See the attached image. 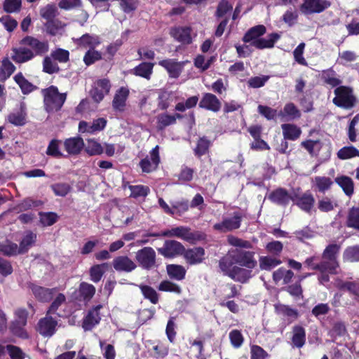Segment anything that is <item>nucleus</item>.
Listing matches in <instances>:
<instances>
[{"instance_id":"obj_44","label":"nucleus","mask_w":359,"mask_h":359,"mask_svg":"<svg viewBox=\"0 0 359 359\" xmlns=\"http://www.w3.org/2000/svg\"><path fill=\"white\" fill-rule=\"evenodd\" d=\"M15 69V67L8 58L4 59L0 66V81L8 79L14 72Z\"/></svg>"},{"instance_id":"obj_62","label":"nucleus","mask_w":359,"mask_h":359,"mask_svg":"<svg viewBox=\"0 0 359 359\" xmlns=\"http://www.w3.org/2000/svg\"><path fill=\"white\" fill-rule=\"evenodd\" d=\"M171 206L175 210V214L177 213L180 215L189 210V205L187 200L182 199L180 201H172Z\"/></svg>"},{"instance_id":"obj_36","label":"nucleus","mask_w":359,"mask_h":359,"mask_svg":"<svg viewBox=\"0 0 359 359\" xmlns=\"http://www.w3.org/2000/svg\"><path fill=\"white\" fill-rule=\"evenodd\" d=\"M336 183L343 189L348 196H351L354 190V184L352 179L347 176H339L335 179Z\"/></svg>"},{"instance_id":"obj_61","label":"nucleus","mask_w":359,"mask_h":359,"mask_svg":"<svg viewBox=\"0 0 359 359\" xmlns=\"http://www.w3.org/2000/svg\"><path fill=\"white\" fill-rule=\"evenodd\" d=\"M229 339L231 345L236 348L241 347L244 341L243 334L238 330H233L229 332Z\"/></svg>"},{"instance_id":"obj_7","label":"nucleus","mask_w":359,"mask_h":359,"mask_svg":"<svg viewBox=\"0 0 359 359\" xmlns=\"http://www.w3.org/2000/svg\"><path fill=\"white\" fill-rule=\"evenodd\" d=\"M20 44L22 46H27L29 48H30L34 57L37 55H43L49 50V44L47 41L39 40V39L31 36H27L23 38L20 41Z\"/></svg>"},{"instance_id":"obj_58","label":"nucleus","mask_w":359,"mask_h":359,"mask_svg":"<svg viewBox=\"0 0 359 359\" xmlns=\"http://www.w3.org/2000/svg\"><path fill=\"white\" fill-rule=\"evenodd\" d=\"M210 145V142L209 140L205 137L200 138L194 149L195 154L198 157L205 154L208 151Z\"/></svg>"},{"instance_id":"obj_8","label":"nucleus","mask_w":359,"mask_h":359,"mask_svg":"<svg viewBox=\"0 0 359 359\" xmlns=\"http://www.w3.org/2000/svg\"><path fill=\"white\" fill-rule=\"evenodd\" d=\"M160 163L159 147L156 145L149 154L142 159L139 165L142 172H151L156 170Z\"/></svg>"},{"instance_id":"obj_54","label":"nucleus","mask_w":359,"mask_h":359,"mask_svg":"<svg viewBox=\"0 0 359 359\" xmlns=\"http://www.w3.org/2000/svg\"><path fill=\"white\" fill-rule=\"evenodd\" d=\"M129 189L131 191L130 196L135 198L146 197L150 192L149 188L144 185H130Z\"/></svg>"},{"instance_id":"obj_34","label":"nucleus","mask_w":359,"mask_h":359,"mask_svg":"<svg viewBox=\"0 0 359 359\" xmlns=\"http://www.w3.org/2000/svg\"><path fill=\"white\" fill-rule=\"evenodd\" d=\"M154 66V63L142 62L141 64L135 67L132 70V72L133 74H135V76H138L149 80L150 79L151 76L153 73Z\"/></svg>"},{"instance_id":"obj_47","label":"nucleus","mask_w":359,"mask_h":359,"mask_svg":"<svg viewBox=\"0 0 359 359\" xmlns=\"http://www.w3.org/2000/svg\"><path fill=\"white\" fill-rule=\"evenodd\" d=\"M339 158L346 160L359 156V150L353 146L344 147L337 152Z\"/></svg>"},{"instance_id":"obj_21","label":"nucleus","mask_w":359,"mask_h":359,"mask_svg":"<svg viewBox=\"0 0 359 359\" xmlns=\"http://www.w3.org/2000/svg\"><path fill=\"white\" fill-rule=\"evenodd\" d=\"M199 107L214 112H217L221 109V102L215 95L212 93H205L199 102Z\"/></svg>"},{"instance_id":"obj_39","label":"nucleus","mask_w":359,"mask_h":359,"mask_svg":"<svg viewBox=\"0 0 359 359\" xmlns=\"http://www.w3.org/2000/svg\"><path fill=\"white\" fill-rule=\"evenodd\" d=\"M36 239V235L31 231H27L24 235L20 246H18L20 254L27 252L34 245Z\"/></svg>"},{"instance_id":"obj_10","label":"nucleus","mask_w":359,"mask_h":359,"mask_svg":"<svg viewBox=\"0 0 359 359\" xmlns=\"http://www.w3.org/2000/svg\"><path fill=\"white\" fill-rule=\"evenodd\" d=\"M241 216L235 212L231 217H224L221 222L214 224L213 229L219 232H227L237 229L241 226Z\"/></svg>"},{"instance_id":"obj_30","label":"nucleus","mask_w":359,"mask_h":359,"mask_svg":"<svg viewBox=\"0 0 359 359\" xmlns=\"http://www.w3.org/2000/svg\"><path fill=\"white\" fill-rule=\"evenodd\" d=\"M280 36L278 33H272L266 38H259L255 41L251 45L257 49L271 48L274 46L275 43L280 39Z\"/></svg>"},{"instance_id":"obj_41","label":"nucleus","mask_w":359,"mask_h":359,"mask_svg":"<svg viewBox=\"0 0 359 359\" xmlns=\"http://www.w3.org/2000/svg\"><path fill=\"white\" fill-rule=\"evenodd\" d=\"M169 276L177 280H182L186 275V269L181 265L170 264L167 266Z\"/></svg>"},{"instance_id":"obj_27","label":"nucleus","mask_w":359,"mask_h":359,"mask_svg":"<svg viewBox=\"0 0 359 359\" xmlns=\"http://www.w3.org/2000/svg\"><path fill=\"white\" fill-rule=\"evenodd\" d=\"M333 184L332 180L325 176H316L311 180L312 189L320 193H325L327 191Z\"/></svg>"},{"instance_id":"obj_29","label":"nucleus","mask_w":359,"mask_h":359,"mask_svg":"<svg viewBox=\"0 0 359 359\" xmlns=\"http://www.w3.org/2000/svg\"><path fill=\"white\" fill-rule=\"evenodd\" d=\"M184 258L190 264H196L201 263L205 255L204 249L202 248H194L187 251L184 250Z\"/></svg>"},{"instance_id":"obj_59","label":"nucleus","mask_w":359,"mask_h":359,"mask_svg":"<svg viewBox=\"0 0 359 359\" xmlns=\"http://www.w3.org/2000/svg\"><path fill=\"white\" fill-rule=\"evenodd\" d=\"M344 259L348 262H359V246H352L346 248L344 252Z\"/></svg>"},{"instance_id":"obj_14","label":"nucleus","mask_w":359,"mask_h":359,"mask_svg":"<svg viewBox=\"0 0 359 359\" xmlns=\"http://www.w3.org/2000/svg\"><path fill=\"white\" fill-rule=\"evenodd\" d=\"M184 250V247L176 241H166L163 246L158 249V252L167 258L181 255Z\"/></svg>"},{"instance_id":"obj_13","label":"nucleus","mask_w":359,"mask_h":359,"mask_svg":"<svg viewBox=\"0 0 359 359\" xmlns=\"http://www.w3.org/2000/svg\"><path fill=\"white\" fill-rule=\"evenodd\" d=\"M339 250V246L337 244H331L324 250L323 262H327V268L330 273H337L339 264L336 260V255Z\"/></svg>"},{"instance_id":"obj_63","label":"nucleus","mask_w":359,"mask_h":359,"mask_svg":"<svg viewBox=\"0 0 359 359\" xmlns=\"http://www.w3.org/2000/svg\"><path fill=\"white\" fill-rule=\"evenodd\" d=\"M51 189L56 196L64 197L71 190V187L67 183H56L51 185Z\"/></svg>"},{"instance_id":"obj_5","label":"nucleus","mask_w":359,"mask_h":359,"mask_svg":"<svg viewBox=\"0 0 359 359\" xmlns=\"http://www.w3.org/2000/svg\"><path fill=\"white\" fill-rule=\"evenodd\" d=\"M222 271L233 280L241 283L247 282L252 276V269H244L235 265L219 264Z\"/></svg>"},{"instance_id":"obj_45","label":"nucleus","mask_w":359,"mask_h":359,"mask_svg":"<svg viewBox=\"0 0 359 359\" xmlns=\"http://www.w3.org/2000/svg\"><path fill=\"white\" fill-rule=\"evenodd\" d=\"M335 286L340 290H346L354 295L359 297V283L354 282H344L341 280H337Z\"/></svg>"},{"instance_id":"obj_57","label":"nucleus","mask_w":359,"mask_h":359,"mask_svg":"<svg viewBox=\"0 0 359 359\" xmlns=\"http://www.w3.org/2000/svg\"><path fill=\"white\" fill-rule=\"evenodd\" d=\"M99 343L104 358L105 359H115L116 351L114 346L106 344L103 340H100Z\"/></svg>"},{"instance_id":"obj_23","label":"nucleus","mask_w":359,"mask_h":359,"mask_svg":"<svg viewBox=\"0 0 359 359\" xmlns=\"http://www.w3.org/2000/svg\"><path fill=\"white\" fill-rule=\"evenodd\" d=\"M113 266L117 271L131 272L136 268L135 263L127 256H119L113 260Z\"/></svg>"},{"instance_id":"obj_51","label":"nucleus","mask_w":359,"mask_h":359,"mask_svg":"<svg viewBox=\"0 0 359 359\" xmlns=\"http://www.w3.org/2000/svg\"><path fill=\"white\" fill-rule=\"evenodd\" d=\"M0 252L7 256L20 254L18 245L10 241H7L4 244H0Z\"/></svg>"},{"instance_id":"obj_37","label":"nucleus","mask_w":359,"mask_h":359,"mask_svg":"<svg viewBox=\"0 0 359 359\" xmlns=\"http://www.w3.org/2000/svg\"><path fill=\"white\" fill-rule=\"evenodd\" d=\"M292 341L294 346L302 348L306 341V332L302 326H294L292 330Z\"/></svg>"},{"instance_id":"obj_55","label":"nucleus","mask_w":359,"mask_h":359,"mask_svg":"<svg viewBox=\"0 0 359 359\" xmlns=\"http://www.w3.org/2000/svg\"><path fill=\"white\" fill-rule=\"evenodd\" d=\"M301 145L313 156L316 155L321 148V143L319 140H309L303 141Z\"/></svg>"},{"instance_id":"obj_49","label":"nucleus","mask_w":359,"mask_h":359,"mask_svg":"<svg viewBox=\"0 0 359 359\" xmlns=\"http://www.w3.org/2000/svg\"><path fill=\"white\" fill-rule=\"evenodd\" d=\"M14 79L24 94L29 93L34 89V86L21 73L16 74L14 76Z\"/></svg>"},{"instance_id":"obj_1","label":"nucleus","mask_w":359,"mask_h":359,"mask_svg":"<svg viewBox=\"0 0 359 359\" xmlns=\"http://www.w3.org/2000/svg\"><path fill=\"white\" fill-rule=\"evenodd\" d=\"M254 255L253 252L239 249L232 250L220 259L219 264H223L224 266L226 264H238L248 269H253L257 265Z\"/></svg>"},{"instance_id":"obj_64","label":"nucleus","mask_w":359,"mask_h":359,"mask_svg":"<svg viewBox=\"0 0 359 359\" xmlns=\"http://www.w3.org/2000/svg\"><path fill=\"white\" fill-rule=\"evenodd\" d=\"M355 13L358 17L353 18L351 22L346 25L349 35L359 34V10H356Z\"/></svg>"},{"instance_id":"obj_19","label":"nucleus","mask_w":359,"mask_h":359,"mask_svg":"<svg viewBox=\"0 0 359 359\" xmlns=\"http://www.w3.org/2000/svg\"><path fill=\"white\" fill-rule=\"evenodd\" d=\"M293 194H289L285 189L278 188L269 194L268 198L279 205L286 206L292 201Z\"/></svg>"},{"instance_id":"obj_16","label":"nucleus","mask_w":359,"mask_h":359,"mask_svg":"<svg viewBox=\"0 0 359 359\" xmlns=\"http://www.w3.org/2000/svg\"><path fill=\"white\" fill-rule=\"evenodd\" d=\"M184 62H177L174 59H166L158 62V65L166 69L170 77L177 79L181 74Z\"/></svg>"},{"instance_id":"obj_32","label":"nucleus","mask_w":359,"mask_h":359,"mask_svg":"<svg viewBox=\"0 0 359 359\" xmlns=\"http://www.w3.org/2000/svg\"><path fill=\"white\" fill-rule=\"evenodd\" d=\"M278 116L282 117L283 121H292L301 116L300 111L293 103H287L285 105L283 110L280 111Z\"/></svg>"},{"instance_id":"obj_11","label":"nucleus","mask_w":359,"mask_h":359,"mask_svg":"<svg viewBox=\"0 0 359 359\" xmlns=\"http://www.w3.org/2000/svg\"><path fill=\"white\" fill-rule=\"evenodd\" d=\"M52 315V313H48L47 311L46 316L38 323V332L43 337H50L56 331L57 321Z\"/></svg>"},{"instance_id":"obj_20","label":"nucleus","mask_w":359,"mask_h":359,"mask_svg":"<svg viewBox=\"0 0 359 359\" xmlns=\"http://www.w3.org/2000/svg\"><path fill=\"white\" fill-rule=\"evenodd\" d=\"M33 58L32 52L27 46L20 45L12 49L11 59L16 63H25Z\"/></svg>"},{"instance_id":"obj_38","label":"nucleus","mask_w":359,"mask_h":359,"mask_svg":"<svg viewBox=\"0 0 359 359\" xmlns=\"http://www.w3.org/2000/svg\"><path fill=\"white\" fill-rule=\"evenodd\" d=\"M294 276V273L291 270H287L283 267L279 268L273 273V279L278 283L283 280V284L290 283Z\"/></svg>"},{"instance_id":"obj_46","label":"nucleus","mask_w":359,"mask_h":359,"mask_svg":"<svg viewBox=\"0 0 359 359\" xmlns=\"http://www.w3.org/2000/svg\"><path fill=\"white\" fill-rule=\"evenodd\" d=\"M79 291L84 300L89 301L95 293V287L91 284L82 282L79 285Z\"/></svg>"},{"instance_id":"obj_53","label":"nucleus","mask_w":359,"mask_h":359,"mask_svg":"<svg viewBox=\"0 0 359 359\" xmlns=\"http://www.w3.org/2000/svg\"><path fill=\"white\" fill-rule=\"evenodd\" d=\"M86 151L90 156L99 155L102 153L103 148L101 144L93 139L87 140Z\"/></svg>"},{"instance_id":"obj_33","label":"nucleus","mask_w":359,"mask_h":359,"mask_svg":"<svg viewBox=\"0 0 359 359\" xmlns=\"http://www.w3.org/2000/svg\"><path fill=\"white\" fill-rule=\"evenodd\" d=\"M266 32V27L264 25H257L250 29L243 36V41L249 43L251 46L255 41L259 39Z\"/></svg>"},{"instance_id":"obj_9","label":"nucleus","mask_w":359,"mask_h":359,"mask_svg":"<svg viewBox=\"0 0 359 359\" xmlns=\"http://www.w3.org/2000/svg\"><path fill=\"white\" fill-rule=\"evenodd\" d=\"M136 260L144 269H150L156 264V252L152 248L144 247L138 250L135 255Z\"/></svg>"},{"instance_id":"obj_43","label":"nucleus","mask_w":359,"mask_h":359,"mask_svg":"<svg viewBox=\"0 0 359 359\" xmlns=\"http://www.w3.org/2000/svg\"><path fill=\"white\" fill-rule=\"evenodd\" d=\"M108 268V264L103 263L92 266L90 269V280L94 283L99 282Z\"/></svg>"},{"instance_id":"obj_6","label":"nucleus","mask_w":359,"mask_h":359,"mask_svg":"<svg viewBox=\"0 0 359 359\" xmlns=\"http://www.w3.org/2000/svg\"><path fill=\"white\" fill-rule=\"evenodd\" d=\"M15 319L12 322L11 329L12 332L21 338L26 339L28 334L24 329L27 324L28 313L25 309H18L15 311Z\"/></svg>"},{"instance_id":"obj_2","label":"nucleus","mask_w":359,"mask_h":359,"mask_svg":"<svg viewBox=\"0 0 359 359\" xmlns=\"http://www.w3.org/2000/svg\"><path fill=\"white\" fill-rule=\"evenodd\" d=\"M44 105L48 112L57 111L63 106L66 98V93H60L57 87L51 86L42 90Z\"/></svg>"},{"instance_id":"obj_42","label":"nucleus","mask_w":359,"mask_h":359,"mask_svg":"<svg viewBox=\"0 0 359 359\" xmlns=\"http://www.w3.org/2000/svg\"><path fill=\"white\" fill-rule=\"evenodd\" d=\"M182 116L180 114L176 115H169L168 114H161L157 116L158 126L163 129L170 125L175 123L176 118H180Z\"/></svg>"},{"instance_id":"obj_18","label":"nucleus","mask_w":359,"mask_h":359,"mask_svg":"<svg viewBox=\"0 0 359 359\" xmlns=\"http://www.w3.org/2000/svg\"><path fill=\"white\" fill-rule=\"evenodd\" d=\"M30 289L35 298L42 302L50 301L57 293L56 288H46L34 284L30 285Z\"/></svg>"},{"instance_id":"obj_26","label":"nucleus","mask_w":359,"mask_h":359,"mask_svg":"<svg viewBox=\"0 0 359 359\" xmlns=\"http://www.w3.org/2000/svg\"><path fill=\"white\" fill-rule=\"evenodd\" d=\"M64 147L69 154L76 155L79 154L83 148L84 142L80 137H70L64 142Z\"/></svg>"},{"instance_id":"obj_4","label":"nucleus","mask_w":359,"mask_h":359,"mask_svg":"<svg viewBox=\"0 0 359 359\" xmlns=\"http://www.w3.org/2000/svg\"><path fill=\"white\" fill-rule=\"evenodd\" d=\"M335 97L333 103L337 107L349 109L353 108L356 102V98L351 88L346 86H339L334 90Z\"/></svg>"},{"instance_id":"obj_15","label":"nucleus","mask_w":359,"mask_h":359,"mask_svg":"<svg viewBox=\"0 0 359 359\" xmlns=\"http://www.w3.org/2000/svg\"><path fill=\"white\" fill-rule=\"evenodd\" d=\"M330 6L327 0H304L301 11L305 14L321 13Z\"/></svg>"},{"instance_id":"obj_25","label":"nucleus","mask_w":359,"mask_h":359,"mask_svg":"<svg viewBox=\"0 0 359 359\" xmlns=\"http://www.w3.org/2000/svg\"><path fill=\"white\" fill-rule=\"evenodd\" d=\"M191 29L189 27H177L171 30V35L177 41L183 44H190L192 42L191 36Z\"/></svg>"},{"instance_id":"obj_12","label":"nucleus","mask_w":359,"mask_h":359,"mask_svg":"<svg viewBox=\"0 0 359 359\" xmlns=\"http://www.w3.org/2000/svg\"><path fill=\"white\" fill-rule=\"evenodd\" d=\"M110 88L111 84L108 79H99L94 83L93 88L90 90V95L94 101L100 102L103 100L104 96L109 93Z\"/></svg>"},{"instance_id":"obj_17","label":"nucleus","mask_w":359,"mask_h":359,"mask_svg":"<svg viewBox=\"0 0 359 359\" xmlns=\"http://www.w3.org/2000/svg\"><path fill=\"white\" fill-rule=\"evenodd\" d=\"M292 201L302 210L309 212L314 205L315 199L311 193L307 191L301 195L293 194Z\"/></svg>"},{"instance_id":"obj_3","label":"nucleus","mask_w":359,"mask_h":359,"mask_svg":"<svg viewBox=\"0 0 359 359\" xmlns=\"http://www.w3.org/2000/svg\"><path fill=\"white\" fill-rule=\"evenodd\" d=\"M154 236L177 237L190 243H194L201 238L198 232H192L190 228L180 226L162 231L161 233L153 234Z\"/></svg>"},{"instance_id":"obj_56","label":"nucleus","mask_w":359,"mask_h":359,"mask_svg":"<svg viewBox=\"0 0 359 359\" xmlns=\"http://www.w3.org/2000/svg\"><path fill=\"white\" fill-rule=\"evenodd\" d=\"M43 69L48 74H53L59 71V67L55 60L50 57H46L43 61Z\"/></svg>"},{"instance_id":"obj_40","label":"nucleus","mask_w":359,"mask_h":359,"mask_svg":"<svg viewBox=\"0 0 359 359\" xmlns=\"http://www.w3.org/2000/svg\"><path fill=\"white\" fill-rule=\"evenodd\" d=\"M259 267L262 270L270 271L281 264V261L271 256L260 257Z\"/></svg>"},{"instance_id":"obj_28","label":"nucleus","mask_w":359,"mask_h":359,"mask_svg":"<svg viewBox=\"0 0 359 359\" xmlns=\"http://www.w3.org/2000/svg\"><path fill=\"white\" fill-rule=\"evenodd\" d=\"M281 129L284 139L287 140L295 141L302 134L301 128L292 123H283Z\"/></svg>"},{"instance_id":"obj_35","label":"nucleus","mask_w":359,"mask_h":359,"mask_svg":"<svg viewBox=\"0 0 359 359\" xmlns=\"http://www.w3.org/2000/svg\"><path fill=\"white\" fill-rule=\"evenodd\" d=\"M26 113L23 104H20L19 109L11 112L7 117V120L11 124L19 126L25 123Z\"/></svg>"},{"instance_id":"obj_24","label":"nucleus","mask_w":359,"mask_h":359,"mask_svg":"<svg viewBox=\"0 0 359 359\" xmlns=\"http://www.w3.org/2000/svg\"><path fill=\"white\" fill-rule=\"evenodd\" d=\"M129 95V90L121 87L116 90L112 101V107L116 111H123L125 109L126 100Z\"/></svg>"},{"instance_id":"obj_52","label":"nucleus","mask_w":359,"mask_h":359,"mask_svg":"<svg viewBox=\"0 0 359 359\" xmlns=\"http://www.w3.org/2000/svg\"><path fill=\"white\" fill-rule=\"evenodd\" d=\"M337 206V203L334 200L328 197H323L318 200V208L322 212H330Z\"/></svg>"},{"instance_id":"obj_22","label":"nucleus","mask_w":359,"mask_h":359,"mask_svg":"<svg viewBox=\"0 0 359 359\" xmlns=\"http://www.w3.org/2000/svg\"><path fill=\"white\" fill-rule=\"evenodd\" d=\"M102 307L99 304L90 309L83 322V328L85 330H90L94 326L97 325L101 319L100 310Z\"/></svg>"},{"instance_id":"obj_31","label":"nucleus","mask_w":359,"mask_h":359,"mask_svg":"<svg viewBox=\"0 0 359 359\" xmlns=\"http://www.w3.org/2000/svg\"><path fill=\"white\" fill-rule=\"evenodd\" d=\"M76 43L80 47L89 48V50L95 49L100 43L99 36L96 35H90L89 34H83L79 39H76Z\"/></svg>"},{"instance_id":"obj_48","label":"nucleus","mask_w":359,"mask_h":359,"mask_svg":"<svg viewBox=\"0 0 359 359\" xmlns=\"http://www.w3.org/2000/svg\"><path fill=\"white\" fill-rule=\"evenodd\" d=\"M57 13V9L54 4H48L40 9L41 16L46 20L47 22L54 20V18L56 16Z\"/></svg>"},{"instance_id":"obj_60","label":"nucleus","mask_w":359,"mask_h":359,"mask_svg":"<svg viewBox=\"0 0 359 359\" xmlns=\"http://www.w3.org/2000/svg\"><path fill=\"white\" fill-rule=\"evenodd\" d=\"M53 299V301L51 303V304L48 310V313L55 314L56 311L58 309V308L63 303H65V302L66 300V297L63 294L59 293L57 291V293L55 294V296Z\"/></svg>"},{"instance_id":"obj_50","label":"nucleus","mask_w":359,"mask_h":359,"mask_svg":"<svg viewBox=\"0 0 359 359\" xmlns=\"http://www.w3.org/2000/svg\"><path fill=\"white\" fill-rule=\"evenodd\" d=\"M22 0H4L3 3L4 11L7 13H15L20 11Z\"/></svg>"}]
</instances>
